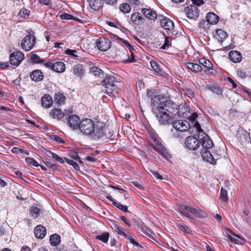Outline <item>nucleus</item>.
Listing matches in <instances>:
<instances>
[{
	"mask_svg": "<svg viewBox=\"0 0 251 251\" xmlns=\"http://www.w3.org/2000/svg\"><path fill=\"white\" fill-rule=\"evenodd\" d=\"M39 1L41 3L47 5H49L50 3V0H39Z\"/></svg>",
	"mask_w": 251,
	"mask_h": 251,
	"instance_id": "nucleus-62",
	"label": "nucleus"
},
{
	"mask_svg": "<svg viewBox=\"0 0 251 251\" xmlns=\"http://www.w3.org/2000/svg\"><path fill=\"white\" fill-rule=\"evenodd\" d=\"M103 1L107 4L114 5L117 3V0H103Z\"/></svg>",
	"mask_w": 251,
	"mask_h": 251,
	"instance_id": "nucleus-58",
	"label": "nucleus"
},
{
	"mask_svg": "<svg viewBox=\"0 0 251 251\" xmlns=\"http://www.w3.org/2000/svg\"><path fill=\"white\" fill-rule=\"evenodd\" d=\"M172 125L174 128L180 132L186 131L190 126L189 123L187 121L181 120L174 121Z\"/></svg>",
	"mask_w": 251,
	"mask_h": 251,
	"instance_id": "nucleus-9",
	"label": "nucleus"
},
{
	"mask_svg": "<svg viewBox=\"0 0 251 251\" xmlns=\"http://www.w3.org/2000/svg\"><path fill=\"white\" fill-rule=\"evenodd\" d=\"M31 60L34 63H40L43 62L44 60L41 59L36 54H32L30 57Z\"/></svg>",
	"mask_w": 251,
	"mask_h": 251,
	"instance_id": "nucleus-41",
	"label": "nucleus"
},
{
	"mask_svg": "<svg viewBox=\"0 0 251 251\" xmlns=\"http://www.w3.org/2000/svg\"><path fill=\"white\" fill-rule=\"evenodd\" d=\"M127 1L130 4L135 6H139L140 4V2L138 0H127Z\"/></svg>",
	"mask_w": 251,
	"mask_h": 251,
	"instance_id": "nucleus-53",
	"label": "nucleus"
},
{
	"mask_svg": "<svg viewBox=\"0 0 251 251\" xmlns=\"http://www.w3.org/2000/svg\"><path fill=\"white\" fill-rule=\"evenodd\" d=\"M49 153L51 155V157L53 159H55L56 161L59 162L61 163H63L64 162V159L63 158H61L60 156H59L56 154H55L52 152H51V151H49Z\"/></svg>",
	"mask_w": 251,
	"mask_h": 251,
	"instance_id": "nucleus-50",
	"label": "nucleus"
},
{
	"mask_svg": "<svg viewBox=\"0 0 251 251\" xmlns=\"http://www.w3.org/2000/svg\"><path fill=\"white\" fill-rule=\"evenodd\" d=\"M208 90L217 95H222V89L217 85L210 86L208 87Z\"/></svg>",
	"mask_w": 251,
	"mask_h": 251,
	"instance_id": "nucleus-39",
	"label": "nucleus"
},
{
	"mask_svg": "<svg viewBox=\"0 0 251 251\" xmlns=\"http://www.w3.org/2000/svg\"><path fill=\"white\" fill-rule=\"evenodd\" d=\"M30 76L32 80L36 82L42 80L44 78L43 74L41 71L38 70L32 72Z\"/></svg>",
	"mask_w": 251,
	"mask_h": 251,
	"instance_id": "nucleus-23",
	"label": "nucleus"
},
{
	"mask_svg": "<svg viewBox=\"0 0 251 251\" xmlns=\"http://www.w3.org/2000/svg\"><path fill=\"white\" fill-rule=\"evenodd\" d=\"M80 121L79 118L77 115H71L68 119V125L72 128L77 129L79 128V124Z\"/></svg>",
	"mask_w": 251,
	"mask_h": 251,
	"instance_id": "nucleus-14",
	"label": "nucleus"
},
{
	"mask_svg": "<svg viewBox=\"0 0 251 251\" xmlns=\"http://www.w3.org/2000/svg\"><path fill=\"white\" fill-rule=\"evenodd\" d=\"M113 228L119 234L123 235L125 237H126V234L123 231V228L120 227L118 225L114 224L113 225Z\"/></svg>",
	"mask_w": 251,
	"mask_h": 251,
	"instance_id": "nucleus-42",
	"label": "nucleus"
},
{
	"mask_svg": "<svg viewBox=\"0 0 251 251\" xmlns=\"http://www.w3.org/2000/svg\"><path fill=\"white\" fill-rule=\"evenodd\" d=\"M60 18L62 20H71L74 19V17L72 15L68 13H63L61 14Z\"/></svg>",
	"mask_w": 251,
	"mask_h": 251,
	"instance_id": "nucleus-51",
	"label": "nucleus"
},
{
	"mask_svg": "<svg viewBox=\"0 0 251 251\" xmlns=\"http://www.w3.org/2000/svg\"><path fill=\"white\" fill-rule=\"evenodd\" d=\"M71 71L75 76L80 78L83 76L85 73L84 67L82 65L80 64L74 65L72 67Z\"/></svg>",
	"mask_w": 251,
	"mask_h": 251,
	"instance_id": "nucleus-15",
	"label": "nucleus"
},
{
	"mask_svg": "<svg viewBox=\"0 0 251 251\" xmlns=\"http://www.w3.org/2000/svg\"><path fill=\"white\" fill-rule=\"evenodd\" d=\"M227 80L230 83H231L233 88H235L237 87L236 84L231 78L228 77Z\"/></svg>",
	"mask_w": 251,
	"mask_h": 251,
	"instance_id": "nucleus-61",
	"label": "nucleus"
},
{
	"mask_svg": "<svg viewBox=\"0 0 251 251\" xmlns=\"http://www.w3.org/2000/svg\"><path fill=\"white\" fill-rule=\"evenodd\" d=\"M177 109V105L171 101H165L160 103L158 107V111L172 113Z\"/></svg>",
	"mask_w": 251,
	"mask_h": 251,
	"instance_id": "nucleus-6",
	"label": "nucleus"
},
{
	"mask_svg": "<svg viewBox=\"0 0 251 251\" xmlns=\"http://www.w3.org/2000/svg\"><path fill=\"white\" fill-rule=\"evenodd\" d=\"M184 11L187 17L189 19H194L199 15L198 9L195 5H191L186 7Z\"/></svg>",
	"mask_w": 251,
	"mask_h": 251,
	"instance_id": "nucleus-12",
	"label": "nucleus"
},
{
	"mask_svg": "<svg viewBox=\"0 0 251 251\" xmlns=\"http://www.w3.org/2000/svg\"><path fill=\"white\" fill-rule=\"evenodd\" d=\"M50 241L51 245L56 246L60 243V237L58 234H53L50 236Z\"/></svg>",
	"mask_w": 251,
	"mask_h": 251,
	"instance_id": "nucleus-35",
	"label": "nucleus"
},
{
	"mask_svg": "<svg viewBox=\"0 0 251 251\" xmlns=\"http://www.w3.org/2000/svg\"><path fill=\"white\" fill-rule=\"evenodd\" d=\"M201 155L204 160H206L211 164H214L216 163L215 158H214V155L211 154L208 150L203 149L201 151Z\"/></svg>",
	"mask_w": 251,
	"mask_h": 251,
	"instance_id": "nucleus-16",
	"label": "nucleus"
},
{
	"mask_svg": "<svg viewBox=\"0 0 251 251\" xmlns=\"http://www.w3.org/2000/svg\"><path fill=\"white\" fill-rule=\"evenodd\" d=\"M206 20L211 25L216 24L219 21V17L214 13H209L206 16Z\"/></svg>",
	"mask_w": 251,
	"mask_h": 251,
	"instance_id": "nucleus-29",
	"label": "nucleus"
},
{
	"mask_svg": "<svg viewBox=\"0 0 251 251\" xmlns=\"http://www.w3.org/2000/svg\"><path fill=\"white\" fill-rule=\"evenodd\" d=\"M40 209L36 206H32L30 208V214L34 218H37L40 214Z\"/></svg>",
	"mask_w": 251,
	"mask_h": 251,
	"instance_id": "nucleus-38",
	"label": "nucleus"
},
{
	"mask_svg": "<svg viewBox=\"0 0 251 251\" xmlns=\"http://www.w3.org/2000/svg\"><path fill=\"white\" fill-rule=\"evenodd\" d=\"M112 136L109 130L104 126H97L95 127L94 132L92 133V136L95 140L99 139H108Z\"/></svg>",
	"mask_w": 251,
	"mask_h": 251,
	"instance_id": "nucleus-4",
	"label": "nucleus"
},
{
	"mask_svg": "<svg viewBox=\"0 0 251 251\" xmlns=\"http://www.w3.org/2000/svg\"><path fill=\"white\" fill-rule=\"evenodd\" d=\"M30 14V11L26 9L23 8L21 9L19 12V15L21 17L24 18H27Z\"/></svg>",
	"mask_w": 251,
	"mask_h": 251,
	"instance_id": "nucleus-47",
	"label": "nucleus"
},
{
	"mask_svg": "<svg viewBox=\"0 0 251 251\" xmlns=\"http://www.w3.org/2000/svg\"><path fill=\"white\" fill-rule=\"evenodd\" d=\"M46 233V229L43 226L38 225L35 228L34 235L37 238L43 239Z\"/></svg>",
	"mask_w": 251,
	"mask_h": 251,
	"instance_id": "nucleus-18",
	"label": "nucleus"
},
{
	"mask_svg": "<svg viewBox=\"0 0 251 251\" xmlns=\"http://www.w3.org/2000/svg\"><path fill=\"white\" fill-rule=\"evenodd\" d=\"M65 160L69 164L73 166V167L75 170H79V166L75 161H74L73 160H71V159H68L66 158H65Z\"/></svg>",
	"mask_w": 251,
	"mask_h": 251,
	"instance_id": "nucleus-49",
	"label": "nucleus"
},
{
	"mask_svg": "<svg viewBox=\"0 0 251 251\" xmlns=\"http://www.w3.org/2000/svg\"><path fill=\"white\" fill-rule=\"evenodd\" d=\"M185 145L187 148L194 151L199 147L200 142L194 136H189L186 139Z\"/></svg>",
	"mask_w": 251,
	"mask_h": 251,
	"instance_id": "nucleus-10",
	"label": "nucleus"
},
{
	"mask_svg": "<svg viewBox=\"0 0 251 251\" xmlns=\"http://www.w3.org/2000/svg\"><path fill=\"white\" fill-rule=\"evenodd\" d=\"M50 115L53 119L60 120L64 117L65 114L61 110V109L54 108L50 111Z\"/></svg>",
	"mask_w": 251,
	"mask_h": 251,
	"instance_id": "nucleus-24",
	"label": "nucleus"
},
{
	"mask_svg": "<svg viewBox=\"0 0 251 251\" xmlns=\"http://www.w3.org/2000/svg\"><path fill=\"white\" fill-rule=\"evenodd\" d=\"M171 46V40L169 37H166L165 39L164 44L162 46L161 48L163 50L168 49Z\"/></svg>",
	"mask_w": 251,
	"mask_h": 251,
	"instance_id": "nucleus-44",
	"label": "nucleus"
},
{
	"mask_svg": "<svg viewBox=\"0 0 251 251\" xmlns=\"http://www.w3.org/2000/svg\"><path fill=\"white\" fill-rule=\"evenodd\" d=\"M204 69V72H205V74L207 75H212L214 73V70L213 69V68H206Z\"/></svg>",
	"mask_w": 251,
	"mask_h": 251,
	"instance_id": "nucleus-56",
	"label": "nucleus"
},
{
	"mask_svg": "<svg viewBox=\"0 0 251 251\" xmlns=\"http://www.w3.org/2000/svg\"><path fill=\"white\" fill-rule=\"evenodd\" d=\"M152 68L157 73L161 75H163L164 74V71H163L160 68L159 65L154 61H151L150 62Z\"/></svg>",
	"mask_w": 251,
	"mask_h": 251,
	"instance_id": "nucleus-36",
	"label": "nucleus"
},
{
	"mask_svg": "<svg viewBox=\"0 0 251 251\" xmlns=\"http://www.w3.org/2000/svg\"><path fill=\"white\" fill-rule=\"evenodd\" d=\"M220 198L223 201H226L227 200V193L226 189L222 188L221 190V194Z\"/></svg>",
	"mask_w": 251,
	"mask_h": 251,
	"instance_id": "nucleus-45",
	"label": "nucleus"
},
{
	"mask_svg": "<svg viewBox=\"0 0 251 251\" xmlns=\"http://www.w3.org/2000/svg\"><path fill=\"white\" fill-rule=\"evenodd\" d=\"M65 53L68 55H70L73 57L78 56V52L76 50L67 49L65 50Z\"/></svg>",
	"mask_w": 251,
	"mask_h": 251,
	"instance_id": "nucleus-48",
	"label": "nucleus"
},
{
	"mask_svg": "<svg viewBox=\"0 0 251 251\" xmlns=\"http://www.w3.org/2000/svg\"><path fill=\"white\" fill-rule=\"evenodd\" d=\"M142 12L145 16L151 20H154L157 18V14L150 8H143Z\"/></svg>",
	"mask_w": 251,
	"mask_h": 251,
	"instance_id": "nucleus-20",
	"label": "nucleus"
},
{
	"mask_svg": "<svg viewBox=\"0 0 251 251\" xmlns=\"http://www.w3.org/2000/svg\"><path fill=\"white\" fill-rule=\"evenodd\" d=\"M24 54L20 51H16L10 55V63L13 66H19L24 59Z\"/></svg>",
	"mask_w": 251,
	"mask_h": 251,
	"instance_id": "nucleus-7",
	"label": "nucleus"
},
{
	"mask_svg": "<svg viewBox=\"0 0 251 251\" xmlns=\"http://www.w3.org/2000/svg\"><path fill=\"white\" fill-rule=\"evenodd\" d=\"M89 5L93 10H98L101 7V0H90Z\"/></svg>",
	"mask_w": 251,
	"mask_h": 251,
	"instance_id": "nucleus-32",
	"label": "nucleus"
},
{
	"mask_svg": "<svg viewBox=\"0 0 251 251\" xmlns=\"http://www.w3.org/2000/svg\"><path fill=\"white\" fill-rule=\"evenodd\" d=\"M109 237L108 232H104L101 235H99L96 236V239L100 240L103 243H107Z\"/></svg>",
	"mask_w": 251,
	"mask_h": 251,
	"instance_id": "nucleus-37",
	"label": "nucleus"
},
{
	"mask_svg": "<svg viewBox=\"0 0 251 251\" xmlns=\"http://www.w3.org/2000/svg\"><path fill=\"white\" fill-rule=\"evenodd\" d=\"M120 219L128 226H131V224H130V223L129 222V221L126 217H125V216H121L120 217Z\"/></svg>",
	"mask_w": 251,
	"mask_h": 251,
	"instance_id": "nucleus-54",
	"label": "nucleus"
},
{
	"mask_svg": "<svg viewBox=\"0 0 251 251\" xmlns=\"http://www.w3.org/2000/svg\"><path fill=\"white\" fill-rule=\"evenodd\" d=\"M90 72L94 75L101 77L103 75V72L101 69L97 66H93L90 69Z\"/></svg>",
	"mask_w": 251,
	"mask_h": 251,
	"instance_id": "nucleus-34",
	"label": "nucleus"
},
{
	"mask_svg": "<svg viewBox=\"0 0 251 251\" xmlns=\"http://www.w3.org/2000/svg\"><path fill=\"white\" fill-rule=\"evenodd\" d=\"M66 97L63 93H57L54 96V101L59 106L64 104Z\"/></svg>",
	"mask_w": 251,
	"mask_h": 251,
	"instance_id": "nucleus-30",
	"label": "nucleus"
},
{
	"mask_svg": "<svg viewBox=\"0 0 251 251\" xmlns=\"http://www.w3.org/2000/svg\"><path fill=\"white\" fill-rule=\"evenodd\" d=\"M65 70V64L62 62H56L53 64L52 70L57 73H63Z\"/></svg>",
	"mask_w": 251,
	"mask_h": 251,
	"instance_id": "nucleus-26",
	"label": "nucleus"
},
{
	"mask_svg": "<svg viewBox=\"0 0 251 251\" xmlns=\"http://www.w3.org/2000/svg\"><path fill=\"white\" fill-rule=\"evenodd\" d=\"M226 232L225 236L229 239L232 243L238 245H242L245 243V239L238 235L235 234L232 231L228 230Z\"/></svg>",
	"mask_w": 251,
	"mask_h": 251,
	"instance_id": "nucleus-8",
	"label": "nucleus"
},
{
	"mask_svg": "<svg viewBox=\"0 0 251 251\" xmlns=\"http://www.w3.org/2000/svg\"><path fill=\"white\" fill-rule=\"evenodd\" d=\"M156 117L158 118V122L161 125H166L171 122V119L169 116V114L166 112L158 111Z\"/></svg>",
	"mask_w": 251,
	"mask_h": 251,
	"instance_id": "nucleus-13",
	"label": "nucleus"
},
{
	"mask_svg": "<svg viewBox=\"0 0 251 251\" xmlns=\"http://www.w3.org/2000/svg\"><path fill=\"white\" fill-rule=\"evenodd\" d=\"M238 75L241 78H244L246 76V73L242 70L238 71Z\"/></svg>",
	"mask_w": 251,
	"mask_h": 251,
	"instance_id": "nucleus-59",
	"label": "nucleus"
},
{
	"mask_svg": "<svg viewBox=\"0 0 251 251\" xmlns=\"http://www.w3.org/2000/svg\"><path fill=\"white\" fill-rule=\"evenodd\" d=\"M98 49L103 51L107 50L111 47V41L105 38H100L97 42Z\"/></svg>",
	"mask_w": 251,
	"mask_h": 251,
	"instance_id": "nucleus-11",
	"label": "nucleus"
},
{
	"mask_svg": "<svg viewBox=\"0 0 251 251\" xmlns=\"http://www.w3.org/2000/svg\"><path fill=\"white\" fill-rule=\"evenodd\" d=\"M53 64V63H52L51 62H47V63H45L44 65L47 68H51L52 70Z\"/></svg>",
	"mask_w": 251,
	"mask_h": 251,
	"instance_id": "nucleus-64",
	"label": "nucleus"
},
{
	"mask_svg": "<svg viewBox=\"0 0 251 251\" xmlns=\"http://www.w3.org/2000/svg\"><path fill=\"white\" fill-rule=\"evenodd\" d=\"M44 162L45 164V165L49 168H54L55 167V166L54 164H53L52 163H51V162L47 160L44 161Z\"/></svg>",
	"mask_w": 251,
	"mask_h": 251,
	"instance_id": "nucleus-57",
	"label": "nucleus"
},
{
	"mask_svg": "<svg viewBox=\"0 0 251 251\" xmlns=\"http://www.w3.org/2000/svg\"><path fill=\"white\" fill-rule=\"evenodd\" d=\"M230 60L234 63L240 62L242 58V55L239 52L236 50H231L228 53Z\"/></svg>",
	"mask_w": 251,
	"mask_h": 251,
	"instance_id": "nucleus-17",
	"label": "nucleus"
},
{
	"mask_svg": "<svg viewBox=\"0 0 251 251\" xmlns=\"http://www.w3.org/2000/svg\"><path fill=\"white\" fill-rule=\"evenodd\" d=\"M192 2L195 6H200L204 3V1L202 0H192Z\"/></svg>",
	"mask_w": 251,
	"mask_h": 251,
	"instance_id": "nucleus-55",
	"label": "nucleus"
},
{
	"mask_svg": "<svg viewBox=\"0 0 251 251\" xmlns=\"http://www.w3.org/2000/svg\"><path fill=\"white\" fill-rule=\"evenodd\" d=\"M160 24L164 29L170 30L174 28V24L172 21L164 18L160 21Z\"/></svg>",
	"mask_w": 251,
	"mask_h": 251,
	"instance_id": "nucleus-22",
	"label": "nucleus"
},
{
	"mask_svg": "<svg viewBox=\"0 0 251 251\" xmlns=\"http://www.w3.org/2000/svg\"><path fill=\"white\" fill-rule=\"evenodd\" d=\"M153 175L156 178H157L160 180L163 179V177L162 176L157 172H153Z\"/></svg>",
	"mask_w": 251,
	"mask_h": 251,
	"instance_id": "nucleus-60",
	"label": "nucleus"
},
{
	"mask_svg": "<svg viewBox=\"0 0 251 251\" xmlns=\"http://www.w3.org/2000/svg\"><path fill=\"white\" fill-rule=\"evenodd\" d=\"M52 138V139H53L54 141H55L57 142H58L60 143H64L63 140L57 135H53Z\"/></svg>",
	"mask_w": 251,
	"mask_h": 251,
	"instance_id": "nucleus-52",
	"label": "nucleus"
},
{
	"mask_svg": "<svg viewBox=\"0 0 251 251\" xmlns=\"http://www.w3.org/2000/svg\"><path fill=\"white\" fill-rule=\"evenodd\" d=\"M227 36L226 33L223 30L218 29L214 35V37L220 42H222Z\"/></svg>",
	"mask_w": 251,
	"mask_h": 251,
	"instance_id": "nucleus-27",
	"label": "nucleus"
},
{
	"mask_svg": "<svg viewBox=\"0 0 251 251\" xmlns=\"http://www.w3.org/2000/svg\"><path fill=\"white\" fill-rule=\"evenodd\" d=\"M36 38L34 32L31 31L25 36L21 42V47L25 51L31 50L35 45Z\"/></svg>",
	"mask_w": 251,
	"mask_h": 251,
	"instance_id": "nucleus-5",
	"label": "nucleus"
},
{
	"mask_svg": "<svg viewBox=\"0 0 251 251\" xmlns=\"http://www.w3.org/2000/svg\"><path fill=\"white\" fill-rule=\"evenodd\" d=\"M113 205L123 211H124V212L127 211V207L126 205H124L122 204L120 202H116V201H113Z\"/></svg>",
	"mask_w": 251,
	"mask_h": 251,
	"instance_id": "nucleus-46",
	"label": "nucleus"
},
{
	"mask_svg": "<svg viewBox=\"0 0 251 251\" xmlns=\"http://www.w3.org/2000/svg\"><path fill=\"white\" fill-rule=\"evenodd\" d=\"M95 122L90 119H85L79 122V129L86 135H92L95 130Z\"/></svg>",
	"mask_w": 251,
	"mask_h": 251,
	"instance_id": "nucleus-3",
	"label": "nucleus"
},
{
	"mask_svg": "<svg viewBox=\"0 0 251 251\" xmlns=\"http://www.w3.org/2000/svg\"><path fill=\"white\" fill-rule=\"evenodd\" d=\"M117 83L114 76L110 75H106L102 80V84L105 86V92L110 96H115L118 93V88L116 85Z\"/></svg>",
	"mask_w": 251,
	"mask_h": 251,
	"instance_id": "nucleus-2",
	"label": "nucleus"
},
{
	"mask_svg": "<svg viewBox=\"0 0 251 251\" xmlns=\"http://www.w3.org/2000/svg\"><path fill=\"white\" fill-rule=\"evenodd\" d=\"M178 212L183 216H184L190 219H193L192 214L196 217L201 218L207 216V214L202 210L199 208H195L190 206L186 205H180L178 209Z\"/></svg>",
	"mask_w": 251,
	"mask_h": 251,
	"instance_id": "nucleus-1",
	"label": "nucleus"
},
{
	"mask_svg": "<svg viewBox=\"0 0 251 251\" xmlns=\"http://www.w3.org/2000/svg\"><path fill=\"white\" fill-rule=\"evenodd\" d=\"M199 63L202 67V69L205 68H213V65L211 62L205 58H201L199 60Z\"/></svg>",
	"mask_w": 251,
	"mask_h": 251,
	"instance_id": "nucleus-31",
	"label": "nucleus"
},
{
	"mask_svg": "<svg viewBox=\"0 0 251 251\" xmlns=\"http://www.w3.org/2000/svg\"><path fill=\"white\" fill-rule=\"evenodd\" d=\"M176 226H177L179 231L184 234H191V229L187 226H183L180 224H176Z\"/></svg>",
	"mask_w": 251,
	"mask_h": 251,
	"instance_id": "nucleus-33",
	"label": "nucleus"
},
{
	"mask_svg": "<svg viewBox=\"0 0 251 251\" xmlns=\"http://www.w3.org/2000/svg\"><path fill=\"white\" fill-rule=\"evenodd\" d=\"M41 103L43 107L46 108L50 107L53 103L52 97L49 95H45L41 99Z\"/></svg>",
	"mask_w": 251,
	"mask_h": 251,
	"instance_id": "nucleus-21",
	"label": "nucleus"
},
{
	"mask_svg": "<svg viewBox=\"0 0 251 251\" xmlns=\"http://www.w3.org/2000/svg\"><path fill=\"white\" fill-rule=\"evenodd\" d=\"M120 8V10L124 13H128L131 11L130 5L126 3L121 4Z\"/></svg>",
	"mask_w": 251,
	"mask_h": 251,
	"instance_id": "nucleus-40",
	"label": "nucleus"
},
{
	"mask_svg": "<svg viewBox=\"0 0 251 251\" xmlns=\"http://www.w3.org/2000/svg\"><path fill=\"white\" fill-rule=\"evenodd\" d=\"M201 145L203 149H210L213 146V143L209 137L204 133V136L200 139Z\"/></svg>",
	"mask_w": 251,
	"mask_h": 251,
	"instance_id": "nucleus-19",
	"label": "nucleus"
},
{
	"mask_svg": "<svg viewBox=\"0 0 251 251\" xmlns=\"http://www.w3.org/2000/svg\"><path fill=\"white\" fill-rule=\"evenodd\" d=\"M26 162L30 165H32L35 167H38L39 166V164L38 162L33 158L31 157H27L25 159Z\"/></svg>",
	"mask_w": 251,
	"mask_h": 251,
	"instance_id": "nucleus-43",
	"label": "nucleus"
},
{
	"mask_svg": "<svg viewBox=\"0 0 251 251\" xmlns=\"http://www.w3.org/2000/svg\"><path fill=\"white\" fill-rule=\"evenodd\" d=\"M86 159L88 161H91V162H95L96 160V159L93 157V156H87L86 157Z\"/></svg>",
	"mask_w": 251,
	"mask_h": 251,
	"instance_id": "nucleus-63",
	"label": "nucleus"
},
{
	"mask_svg": "<svg viewBox=\"0 0 251 251\" xmlns=\"http://www.w3.org/2000/svg\"><path fill=\"white\" fill-rule=\"evenodd\" d=\"M186 65L189 69L195 73L200 72L202 70V68L200 64L187 62L186 63Z\"/></svg>",
	"mask_w": 251,
	"mask_h": 251,
	"instance_id": "nucleus-25",
	"label": "nucleus"
},
{
	"mask_svg": "<svg viewBox=\"0 0 251 251\" xmlns=\"http://www.w3.org/2000/svg\"><path fill=\"white\" fill-rule=\"evenodd\" d=\"M132 22L135 25H140L143 23L144 18L139 13H134L131 16Z\"/></svg>",
	"mask_w": 251,
	"mask_h": 251,
	"instance_id": "nucleus-28",
	"label": "nucleus"
}]
</instances>
